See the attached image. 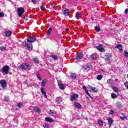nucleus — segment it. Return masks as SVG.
Here are the masks:
<instances>
[{
	"mask_svg": "<svg viewBox=\"0 0 128 128\" xmlns=\"http://www.w3.org/2000/svg\"><path fill=\"white\" fill-rule=\"evenodd\" d=\"M47 80H42L41 84L42 87L40 88L41 90V92L42 94H43V96H44V98H48V96L46 95V90H44V86L47 82Z\"/></svg>",
	"mask_w": 128,
	"mask_h": 128,
	"instance_id": "obj_1",
	"label": "nucleus"
},
{
	"mask_svg": "<svg viewBox=\"0 0 128 128\" xmlns=\"http://www.w3.org/2000/svg\"><path fill=\"white\" fill-rule=\"evenodd\" d=\"M10 66L6 65L2 67L1 70L4 76H5V74H8V72H10Z\"/></svg>",
	"mask_w": 128,
	"mask_h": 128,
	"instance_id": "obj_2",
	"label": "nucleus"
},
{
	"mask_svg": "<svg viewBox=\"0 0 128 128\" xmlns=\"http://www.w3.org/2000/svg\"><path fill=\"white\" fill-rule=\"evenodd\" d=\"M28 42L26 41H24L22 42V46H27L28 49L30 52H32V44H28Z\"/></svg>",
	"mask_w": 128,
	"mask_h": 128,
	"instance_id": "obj_3",
	"label": "nucleus"
},
{
	"mask_svg": "<svg viewBox=\"0 0 128 128\" xmlns=\"http://www.w3.org/2000/svg\"><path fill=\"white\" fill-rule=\"evenodd\" d=\"M19 67L22 70H26L29 68L28 64L26 62H23L20 65Z\"/></svg>",
	"mask_w": 128,
	"mask_h": 128,
	"instance_id": "obj_4",
	"label": "nucleus"
},
{
	"mask_svg": "<svg viewBox=\"0 0 128 128\" xmlns=\"http://www.w3.org/2000/svg\"><path fill=\"white\" fill-rule=\"evenodd\" d=\"M17 12L18 14V16L20 18L22 16L23 14H24V8L22 7L18 8L17 9Z\"/></svg>",
	"mask_w": 128,
	"mask_h": 128,
	"instance_id": "obj_5",
	"label": "nucleus"
},
{
	"mask_svg": "<svg viewBox=\"0 0 128 128\" xmlns=\"http://www.w3.org/2000/svg\"><path fill=\"white\" fill-rule=\"evenodd\" d=\"M36 36H30L27 40V42L32 44V42H36Z\"/></svg>",
	"mask_w": 128,
	"mask_h": 128,
	"instance_id": "obj_6",
	"label": "nucleus"
},
{
	"mask_svg": "<svg viewBox=\"0 0 128 128\" xmlns=\"http://www.w3.org/2000/svg\"><path fill=\"white\" fill-rule=\"evenodd\" d=\"M0 84L2 88H6V81L4 80H0Z\"/></svg>",
	"mask_w": 128,
	"mask_h": 128,
	"instance_id": "obj_7",
	"label": "nucleus"
},
{
	"mask_svg": "<svg viewBox=\"0 0 128 128\" xmlns=\"http://www.w3.org/2000/svg\"><path fill=\"white\" fill-rule=\"evenodd\" d=\"M112 58V55L110 53L106 54H105V60L106 62H108L110 60V58Z\"/></svg>",
	"mask_w": 128,
	"mask_h": 128,
	"instance_id": "obj_8",
	"label": "nucleus"
},
{
	"mask_svg": "<svg viewBox=\"0 0 128 128\" xmlns=\"http://www.w3.org/2000/svg\"><path fill=\"white\" fill-rule=\"evenodd\" d=\"M102 44H100L98 46L96 47V48L100 52H104V48L102 47Z\"/></svg>",
	"mask_w": 128,
	"mask_h": 128,
	"instance_id": "obj_9",
	"label": "nucleus"
},
{
	"mask_svg": "<svg viewBox=\"0 0 128 128\" xmlns=\"http://www.w3.org/2000/svg\"><path fill=\"white\" fill-rule=\"evenodd\" d=\"M63 14L65 16H70V9H68L66 8L62 10Z\"/></svg>",
	"mask_w": 128,
	"mask_h": 128,
	"instance_id": "obj_10",
	"label": "nucleus"
},
{
	"mask_svg": "<svg viewBox=\"0 0 128 128\" xmlns=\"http://www.w3.org/2000/svg\"><path fill=\"white\" fill-rule=\"evenodd\" d=\"M78 98V94H74L70 96V100L72 102L74 100H76Z\"/></svg>",
	"mask_w": 128,
	"mask_h": 128,
	"instance_id": "obj_11",
	"label": "nucleus"
},
{
	"mask_svg": "<svg viewBox=\"0 0 128 128\" xmlns=\"http://www.w3.org/2000/svg\"><path fill=\"white\" fill-rule=\"evenodd\" d=\"M91 68H92V64H90V63H88L84 65V68L86 70H90Z\"/></svg>",
	"mask_w": 128,
	"mask_h": 128,
	"instance_id": "obj_12",
	"label": "nucleus"
},
{
	"mask_svg": "<svg viewBox=\"0 0 128 128\" xmlns=\"http://www.w3.org/2000/svg\"><path fill=\"white\" fill-rule=\"evenodd\" d=\"M84 58V55L82 54H78L76 56L75 59L76 60H82V58Z\"/></svg>",
	"mask_w": 128,
	"mask_h": 128,
	"instance_id": "obj_13",
	"label": "nucleus"
},
{
	"mask_svg": "<svg viewBox=\"0 0 128 128\" xmlns=\"http://www.w3.org/2000/svg\"><path fill=\"white\" fill-rule=\"evenodd\" d=\"M33 110L36 112H38V114H40V109L36 106L33 107Z\"/></svg>",
	"mask_w": 128,
	"mask_h": 128,
	"instance_id": "obj_14",
	"label": "nucleus"
},
{
	"mask_svg": "<svg viewBox=\"0 0 128 128\" xmlns=\"http://www.w3.org/2000/svg\"><path fill=\"white\" fill-rule=\"evenodd\" d=\"M48 114H50L52 116H54L56 114V112L54 110H50L48 112Z\"/></svg>",
	"mask_w": 128,
	"mask_h": 128,
	"instance_id": "obj_15",
	"label": "nucleus"
},
{
	"mask_svg": "<svg viewBox=\"0 0 128 128\" xmlns=\"http://www.w3.org/2000/svg\"><path fill=\"white\" fill-rule=\"evenodd\" d=\"M62 102V97H58L56 99V102L58 104H60Z\"/></svg>",
	"mask_w": 128,
	"mask_h": 128,
	"instance_id": "obj_16",
	"label": "nucleus"
},
{
	"mask_svg": "<svg viewBox=\"0 0 128 128\" xmlns=\"http://www.w3.org/2000/svg\"><path fill=\"white\" fill-rule=\"evenodd\" d=\"M45 120L46 122H54V119L50 118V117H46L45 118Z\"/></svg>",
	"mask_w": 128,
	"mask_h": 128,
	"instance_id": "obj_17",
	"label": "nucleus"
},
{
	"mask_svg": "<svg viewBox=\"0 0 128 128\" xmlns=\"http://www.w3.org/2000/svg\"><path fill=\"white\" fill-rule=\"evenodd\" d=\"M74 108H82V105L78 102H76L74 103Z\"/></svg>",
	"mask_w": 128,
	"mask_h": 128,
	"instance_id": "obj_18",
	"label": "nucleus"
},
{
	"mask_svg": "<svg viewBox=\"0 0 128 128\" xmlns=\"http://www.w3.org/2000/svg\"><path fill=\"white\" fill-rule=\"evenodd\" d=\"M90 90H91L92 92H98V90L96 89V87H92V86H89Z\"/></svg>",
	"mask_w": 128,
	"mask_h": 128,
	"instance_id": "obj_19",
	"label": "nucleus"
},
{
	"mask_svg": "<svg viewBox=\"0 0 128 128\" xmlns=\"http://www.w3.org/2000/svg\"><path fill=\"white\" fill-rule=\"evenodd\" d=\"M12 31H6L4 32V34L6 36L10 37V36H12Z\"/></svg>",
	"mask_w": 128,
	"mask_h": 128,
	"instance_id": "obj_20",
	"label": "nucleus"
},
{
	"mask_svg": "<svg viewBox=\"0 0 128 128\" xmlns=\"http://www.w3.org/2000/svg\"><path fill=\"white\" fill-rule=\"evenodd\" d=\"M58 86H59V88L60 90H64V88H66L64 85V84H62L61 83H58Z\"/></svg>",
	"mask_w": 128,
	"mask_h": 128,
	"instance_id": "obj_21",
	"label": "nucleus"
},
{
	"mask_svg": "<svg viewBox=\"0 0 128 128\" xmlns=\"http://www.w3.org/2000/svg\"><path fill=\"white\" fill-rule=\"evenodd\" d=\"M91 60H96L98 58V55H96V54H93L90 56Z\"/></svg>",
	"mask_w": 128,
	"mask_h": 128,
	"instance_id": "obj_22",
	"label": "nucleus"
},
{
	"mask_svg": "<svg viewBox=\"0 0 128 128\" xmlns=\"http://www.w3.org/2000/svg\"><path fill=\"white\" fill-rule=\"evenodd\" d=\"M108 122H109V126L110 128V126H112V118H109L108 119Z\"/></svg>",
	"mask_w": 128,
	"mask_h": 128,
	"instance_id": "obj_23",
	"label": "nucleus"
},
{
	"mask_svg": "<svg viewBox=\"0 0 128 128\" xmlns=\"http://www.w3.org/2000/svg\"><path fill=\"white\" fill-rule=\"evenodd\" d=\"M50 58H52L55 60H58V57L56 55H51L50 56Z\"/></svg>",
	"mask_w": 128,
	"mask_h": 128,
	"instance_id": "obj_24",
	"label": "nucleus"
},
{
	"mask_svg": "<svg viewBox=\"0 0 128 128\" xmlns=\"http://www.w3.org/2000/svg\"><path fill=\"white\" fill-rule=\"evenodd\" d=\"M76 18L77 20H80L82 18V14L80 13L77 12L76 15Z\"/></svg>",
	"mask_w": 128,
	"mask_h": 128,
	"instance_id": "obj_25",
	"label": "nucleus"
},
{
	"mask_svg": "<svg viewBox=\"0 0 128 128\" xmlns=\"http://www.w3.org/2000/svg\"><path fill=\"white\" fill-rule=\"evenodd\" d=\"M70 78L73 80H76V74L74 73H72L70 74Z\"/></svg>",
	"mask_w": 128,
	"mask_h": 128,
	"instance_id": "obj_26",
	"label": "nucleus"
},
{
	"mask_svg": "<svg viewBox=\"0 0 128 128\" xmlns=\"http://www.w3.org/2000/svg\"><path fill=\"white\" fill-rule=\"evenodd\" d=\"M112 90L115 92L116 94H118V88L116 86H112Z\"/></svg>",
	"mask_w": 128,
	"mask_h": 128,
	"instance_id": "obj_27",
	"label": "nucleus"
},
{
	"mask_svg": "<svg viewBox=\"0 0 128 128\" xmlns=\"http://www.w3.org/2000/svg\"><path fill=\"white\" fill-rule=\"evenodd\" d=\"M102 78H104V76L102 74H100V75L97 76L96 79L98 80H102Z\"/></svg>",
	"mask_w": 128,
	"mask_h": 128,
	"instance_id": "obj_28",
	"label": "nucleus"
},
{
	"mask_svg": "<svg viewBox=\"0 0 128 128\" xmlns=\"http://www.w3.org/2000/svg\"><path fill=\"white\" fill-rule=\"evenodd\" d=\"M98 124H99V126H104V121L102 120H98Z\"/></svg>",
	"mask_w": 128,
	"mask_h": 128,
	"instance_id": "obj_29",
	"label": "nucleus"
},
{
	"mask_svg": "<svg viewBox=\"0 0 128 128\" xmlns=\"http://www.w3.org/2000/svg\"><path fill=\"white\" fill-rule=\"evenodd\" d=\"M33 60L35 64H40V60L38 58H34Z\"/></svg>",
	"mask_w": 128,
	"mask_h": 128,
	"instance_id": "obj_30",
	"label": "nucleus"
},
{
	"mask_svg": "<svg viewBox=\"0 0 128 128\" xmlns=\"http://www.w3.org/2000/svg\"><path fill=\"white\" fill-rule=\"evenodd\" d=\"M111 98H118V95H116V94L112 93L111 94Z\"/></svg>",
	"mask_w": 128,
	"mask_h": 128,
	"instance_id": "obj_31",
	"label": "nucleus"
},
{
	"mask_svg": "<svg viewBox=\"0 0 128 128\" xmlns=\"http://www.w3.org/2000/svg\"><path fill=\"white\" fill-rule=\"evenodd\" d=\"M52 28H50L48 29L47 32V34L48 36H50V32H52Z\"/></svg>",
	"mask_w": 128,
	"mask_h": 128,
	"instance_id": "obj_32",
	"label": "nucleus"
},
{
	"mask_svg": "<svg viewBox=\"0 0 128 128\" xmlns=\"http://www.w3.org/2000/svg\"><path fill=\"white\" fill-rule=\"evenodd\" d=\"M6 50V47H4V46H0V50L2 52L3 50Z\"/></svg>",
	"mask_w": 128,
	"mask_h": 128,
	"instance_id": "obj_33",
	"label": "nucleus"
},
{
	"mask_svg": "<svg viewBox=\"0 0 128 128\" xmlns=\"http://www.w3.org/2000/svg\"><path fill=\"white\" fill-rule=\"evenodd\" d=\"M94 28H95V30H96V32H100V27L95 26Z\"/></svg>",
	"mask_w": 128,
	"mask_h": 128,
	"instance_id": "obj_34",
	"label": "nucleus"
},
{
	"mask_svg": "<svg viewBox=\"0 0 128 128\" xmlns=\"http://www.w3.org/2000/svg\"><path fill=\"white\" fill-rule=\"evenodd\" d=\"M116 108H120V102H117L116 104Z\"/></svg>",
	"mask_w": 128,
	"mask_h": 128,
	"instance_id": "obj_35",
	"label": "nucleus"
},
{
	"mask_svg": "<svg viewBox=\"0 0 128 128\" xmlns=\"http://www.w3.org/2000/svg\"><path fill=\"white\" fill-rule=\"evenodd\" d=\"M36 76L39 80H42V76H40V74H37Z\"/></svg>",
	"mask_w": 128,
	"mask_h": 128,
	"instance_id": "obj_36",
	"label": "nucleus"
},
{
	"mask_svg": "<svg viewBox=\"0 0 128 128\" xmlns=\"http://www.w3.org/2000/svg\"><path fill=\"white\" fill-rule=\"evenodd\" d=\"M120 120H128V117L126 116H120Z\"/></svg>",
	"mask_w": 128,
	"mask_h": 128,
	"instance_id": "obj_37",
	"label": "nucleus"
},
{
	"mask_svg": "<svg viewBox=\"0 0 128 128\" xmlns=\"http://www.w3.org/2000/svg\"><path fill=\"white\" fill-rule=\"evenodd\" d=\"M87 94L88 95V96L90 98V100H89L90 102H92V96H90V93H88Z\"/></svg>",
	"mask_w": 128,
	"mask_h": 128,
	"instance_id": "obj_38",
	"label": "nucleus"
},
{
	"mask_svg": "<svg viewBox=\"0 0 128 128\" xmlns=\"http://www.w3.org/2000/svg\"><path fill=\"white\" fill-rule=\"evenodd\" d=\"M122 44H118L117 46H116L115 48H122Z\"/></svg>",
	"mask_w": 128,
	"mask_h": 128,
	"instance_id": "obj_39",
	"label": "nucleus"
},
{
	"mask_svg": "<svg viewBox=\"0 0 128 128\" xmlns=\"http://www.w3.org/2000/svg\"><path fill=\"white\" fill-rule=\"evenodd\" d=\"M124 86H125L126 88H128V82H125L124 84Z\"/></svg>",
	"mask_w": 128,
	"mask_h": 128,
	"instance_id": "obj_40",
	"label": "nucleus"
},
{
	"mask_svg": "<svg viewBox=\"0 0 128 128\" xmlns=\"http://www.w3.org/2000/svg\"><path fill=\"white\" fill-rule=\"evenodd\" d=\"M17 106L18 108H22V103L21 102L18 103Z\"/></svg>",
	"mask_w": 128,
	"mask_h": 128,
	"instance_id": "obj_41",
	"label": "nucleus"
},
{
	"mask_svg": "<svg viewBox=\"0 0 128 128\" xmlns=\"http://www.w3.org/2000/svg\"><path fill=\"white\" fill-rule=\"evenodd\" d=\"M4 14L2 12H0V18H4Z\"/></svg>",
	"mask_w": 128,
	"mask_h": 128,
	"instance_id": "obj_42",
	"label": "nucleus"
},
{
	"mask_svg": "<svg viewBox=\"0 0 128 128\" xmlns=\"http://www.w3.org/2000/svg\"><path fill=\"white\" fill-rule=\"evenodd\" d=\"M10 101V99L8 98V97H5L4 98V102H9Z\"/></svg>",
	"mask_w": 128,
	"mask_h": 128,
	"instance_id": "obj_43",
	"label": "nucleus"
},
{
	"mask_svg": "<svg viewBox=\"0 0 128 128\" xmlns=\"http://www.w3.org/2000/svg\"><path fill=\"white\" fill-rule=\"evenodd\" d=\"M32 2L34 4H36L38 2V0H32Z\"/></svg>",
	"mask_w": 128,
	"mask_h": 128,
	"instance_id": "obj_44",
	"label": "nucleus"
},
{
	"mask_svg": "<svg viewBox=\"0 0 128 128\" xmlns=\"http://www.w3.org/2000/svg\"><path fill=\"white\" fill-rule=\"evenodd\" d=\"M40 10H46V7L42 6H40Z\"/></svg>",
	"mask_w": 128,
	"mask_h": 128,
	"instance_id": "obj_45",
	"label": "nucleus"
},
{
	"mask_svg": "<svg viewBox=\"0 0 128 128\" xmlns=\"http://www.w3.org/2000/svg\"><path fill=\"white\" fill-rule=\"evenodd\" d=\"M109 114H114V110H110Z\"/></svg>",
	"mask_w": 128,
	"mask_h": 128,
	"instance_id": "obj_46",
	"label": "nucleus"
},
{
	"mask_svg": "<svg viewBox=\"0 0 128 128\" xmlns=\"http://www.w3.org/2000/svg\"><path fill=\"white\" fill-rule=\"evenodd\" d=\"M124 54L126 58H128V52H124Z\"/></svg>",
	"mask_w": 128,
	"mask_h": 128,
	"instance_id": "obj_47",
	"label": "nucleus"
},
{
	"mask_svg": "<svg viewBox=\"0 0 128 128\" xmlns=\"http://www.w3.org/2000/svg\"><path fill=\"white\" fill-rule=\"evenodd\" d=\"M43 126L44 128H48V125L46 124H44L43 125Z\"/></svg>",
	"mask_w": 128,
	"mask_h": 128,
	"instance_id": "obj_48",
	"label": "nucleus"
},
{
	"mask_svg": "<svg viewBox=\"0 0 128 128\" xmlns=\"http://www.w3.org/2000/svg\"><path fill=\"white\" fill-rule=\"evenodd\" d=\"M107 84H112V80H111V79L108 80Z\"/></svg>",
	"mask_w": 128,
	"mask_h": 128,
	"instance_id": "obj_49",
	"label": "nucleus"
},
{
	"mask_svg": "<svg viewBox=\"0 0 128 128\" xmlns=\"http://www.w3.org/2000/svg\"><path fill=\"white\" fill-rule=\"evenodd\" d=\"M124 14H128V8H126L124 10Z\"/></svg>",
	"mask_w": 128,
	"mask_h": 128,
	"instance_id": "obj_50",
	"label": "nucleus"
},
{
	"mask_svg": "<svg viewBox=\"0 0 128 128\" xmlns=\"http://www.w3.org/2000/svg\"><path fill=\"white\" fill-rule=\"evenodd\" d=\"M82 88L85 91L88 90H86V87L84 86H82Z\"/></svg>",
	"mask_w": 128,
	"mask_h": 128,
	"instance_id": "obj_51",
	"label": "nucleus"
},
{
	"mask_svg": "<svg viewBox=\"0 0 128 128\" xmlns=\"http://www.w3.org/2000/svg\"><path fill=\"white\" fill-rule=\"evenodd\" d=\"M118 50H119V52H122V48H118Z\"/></svg>",
	"mask_w": 128,
	"mask_h": 128,
	"instance_id": "obj_52",
	"label": "nucleus"
},
{
	"mask_svg": "<svg viewBox=\"0 0 128 128\" xmlns=\"http://www.w3.org/2000/svg\"><path fill=\"white\" fill-rule=\"evenodd\" d=\"M26 20H28V16H26V18H24Z\"/></svg>",
	"mask_w": 128,
	"mask_h": 128,
	"instance_id": "obj_53",
	"label": "nucleus"
},
{
	"mask_svg": "<svg viewBox=\"0 0 128 128\" xmlns=\"http://www.w3.org/2000/svg\"><path fill=\"white\" fill-rule=\"evenodd\" d=\"M121 114H122L123 116H126V114L124 113H121Z\"/></svg>",
	"mask_w": 128,
	"mask_h": 128,
	"instance_id": "obj_54",
	"label": "nucleus"
},
{
	"mask_svg": "<svg viewBox=\"0 0 128 128\" xmlns=\"http://www.w3.org/2000/svg\"><path fill=\"white\" fill-rule=\"evenodd\" d=\"M86 94H88V90H86Z\"/></svg>",
	"mask_w": 128,
	"mask_h": 128,
	"instance_id": "obj_55",
	"label": "nucleus"
},
{
	"mask_svg": "<svg viewBox=\"0 0 128 128\" xmlns=\"http://www.w3.org/2000/svg\"><path fill=\"white\" fill-rule=\"evenodd\" d=\"M123 128H128L126 126H124Z\"/></svg>",
	"mask_w": 128,
	"mask_h": 128,
	"instance_id": "obj_56",
	"label": "nucleus"
},
{
	"mask_svg": "<svg viewBox=\"0 0 128 128\" xmlns=\"http://www.w3.org/2000/svg\"><path fill=\"white\" fill-rule=\"evenodd\" d=\"M64 1H66V0H64Z\"/></svg>",
	"mask_w": 128,
	"mask_h": 128,
	"instance_id": "obj_57",
	"label": "nucleus"
}]
</instances>
